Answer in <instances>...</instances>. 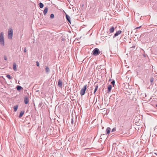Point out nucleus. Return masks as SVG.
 Here are the masks:
<instances>
[{
    "instance_id": "obj_1",
    "label": "nucleus",
    "mask_w": 157,
    "mask_h": 157,
    "mask_svg": "<svg viewBox=\"0 0 157 157\" xmlns=\"http://www.w3.org/2000/svg\"><path fill=\"white\" fill-rule=\"evenodd\" d=\"M0 44L3 46L4 45V34L3 32H1L0 33Z\"/></svg>"
},
{
    "instance_id": "obj_2",
    "label": "nucleus",
    "mask_w": 157,
    "mask_h": 157,
    "mask_svg": "<svg viewBox=\"0 0 157 157\" xmlns=\"http://www.w3.org/2000/svg\"><path fill=\"white\" fill-rule=\"evenodd\" d=\"M13 35V29L11 28H10L8 30V39H11Z\"/></svg>"
},
{
    "instance_id": "obj_3",
    "label": "nucleus",
    "mask_w": 157,
    "mask_h": 157,
    "mask_svg": "<svg viewBox=\"0 0 157 157\" xmlns=\"http://www.w3.org/2000/svg\"><path fill=\"white\" fill-rule=\"evenodd\" d=\"M99 50L97 48H94L92 52V54L94 56H97L100 54Z\"/></svg>"
},
{
    "instance_id": "obj_4",
    "label": "nucleus",
    "mask_w": 157,
    "mask_h": 157,
    "mask_svg": "<svg viewBox=\"0 0 157 157\" xmlns=\"http://www.w3.org/2000/svg\"><path fill=\"white\" fill-rule=\"evenodd\" d=\"M86 86L87 85H86L83 86V88L80 91V93L81 96H82L85 94V91L86 89Z\"/></svg>"
},
{
    "instance_id": "obj_5",
    "label": "nucleus",
    "mask_w": 157,
    "mask_h": 157,
    "mask_svg": "<svg viewBox=\"0 0 157 157\" xmlns=\"http://www.w3.org/2000/svg\"><path fill=\"white\" fill-rule=\"evenodd\" d=\"M90 139H87L86 140V142H85L84 140L83 139H82L81 140V143H83V144H82V145L83 146L86 145V144H88V142L90 141Z\"/></svg>"
},
{
    "instance_id": "obj_6",
    "label": "nucleus",
    "mask_w": 157,
    "mask_h": 157,
    "mask_svg": "<svg viewBox=\"0 0 157 157\" xmlns=\"http://www.w3.org/2000/svg\"><path fill=\"white\" fill-rule=\"evenodd\" d=\"M121 33L122 31L120 30L117 31L113 37V38H114L116 37L117 36H118Z\"/></svg>"
},
{
    "instance_id": "obj_7",
    "label": "nucleus",
    "mask_w": 157,
    "mask_h": 157,
    "mask_svg": "<svg viewBox=\"0 0 157 157\" xmlns=\"http://www.w3.org/2000/svg\"><path fill=\"white\" fill-rule=\"evenodd\" d=\"M63 85L62 81L60 79H59L58 82V86L59 87H62Z\"/></svg>"
},
{
    "instance_id": "obj_8",
    "label": "nucleus",
    "mask_w": 157,
    "mask_h": 157,
    "mask_svg": "<svg viewBox=\"0 0 157 157\" xmlns=\"http://www.w3.org/2000/svg\"><path fill=\"white\" fill-rule=\"evenodd\" d=\"M29 102V99L28 97L26 96L24 98V102L25 104H27Z\"/></svg>"
},
{
    "instance_id": "obj_9",
    "label": "nucleus",
    "mask_w": 157,
    "mask_h": 157,
    "mask_svg": "<svg viewBox=\"0 0 157 157\" xmlns=\"http://www.w3.org/2000/svg\"><path fill=\"white\" fill-rule=\"evenodd\" d=\"M114 27L113 26H112V27L109 29V34H110L111 33L113 32L114 31Z\"/></svg>"
},
{
    "instance_id": "obj_10",
    "label": "nucleus",
    "mask_w": 157,
    "mask_h": 157,
    "mask_svg": "<svg viewBox=\"0 0 157 157\" xmlns=\"http://www.w3.org/2000/svg\"><path fill=\"white\" fill-rule=\"evenodd\" d=\"M48 11V8L47 7H45V9H44V11H43V13L44 15H45L47 13Z\"/></svg>"
},
{
    "instance_id": "obj_11",
    "label": "nucleus",
    "mask_w": 157,
    "mask_h": 157,
    "mask_svg": "<svg viewBox=\"0 0 157 157\" xmlns=\"http://www.w3.org/2000/svg\"><path fill=\"white\" fill-rule=\"evenodd\" d=\"M112 86L111 85H109L108 87V93H109L111 91L112 89Z\"/></svg>"
},
{
    "instance_id": "obj_12",
    "label": "nucleus",
    "mask_w": 157,
    "mask_h": 157,
    "mask_svg": "<svg viewBox=\"0 0 157 157\" xmlns=\"http://www.w3.org/2000/svg\"><path fill=\"white\" fill-rule=\"evenodd\" d=\"M66 17L67 20L70 23H71L70 20V18L69 16L68 15L66 14Z\"/></svg>"
},
{
    "instance_id": "obj_13",
    "label": "nucleus",
    "mask_w": 157,
    "mask_h": 157,
    "mask_svg": "<svg viewBox=\"0 0 157 157\" xmlns=\"http://www.w3.org/2000/svg\"><path fill=\"white\" fill-rule=\"evenodd\" d=\"M24 111H21L19 116V117L20 118H21L22 116L24 114Z\"/></svg>"
},
{
    "instance_id": "obj_14",
    "label": "nucleus",
    "mask_w": 157,
    "mask_h": 157,
    "mask_svg": "<svg viewBox=\"0 0 157 157\" xmlns=\"http://www.w3.org/2000/svg\"><path fill=\"white\" fill-rule=\"evenodd\" d=\"M16 66L17 65L16 63H13V68L14 70L15 71H16L17 70Z\"/></svg>"
},
{
    "instance_id": "obj_15",
    "label": "nucleus",
    "mask_w": 157,
    "mask_h": 157,
    "mask_svg": "<svg viewBox=\"0 0 157 157\" xmlns=\"http://www.w3.org/2000/svg\"><path fill=\"white\" fill-rule=\"evenodd\" d=\"M111 128L109 127H108L106 129L107 134H109L110 132Z\"/></svg>"
},
{
    "instance_id": "obj_16",
    "label": "nucleus",
    "mask_w": 157,
    "mask_h": 157,
    "mask_svg": "<svg viewBox=\"0 0 157 157\" xmlns=\"http://www.w3.org/2000/svg\"><path fill=\"white\" fill-rule=\"evenodd\" d=\"M16 88L18 90H19L21 89H23L22 87L20 86H17L16 87Z\"/></svg>"
},
{
    "instance_id": "obj_17",
    "label": "nucleus",
    "mask_w": 157,
    "mask_h": 157,
    "mask_svg": "<svg viewBox=\"0 0 157 157\" xmlns=\"http://www.w3.org/2000/svg\"><path fill=\"white\" fill-rule=\"evenodd\" d=\"M45 71L47 73H48L49 71H50V69L48 67H46Z\"/></svg>"
},
{
    "instance_id": "obj_18",
    "label": "nucleus",
    "mask_w": 157,
    "mask_h": 157,
    "mask_svg": "<svg viewBox=\"0 0 157 157\" xmlns=\"http://www.w3.org/2000/svg\"><path fill=\"white\" fill-rule=\"evenodd\" d=\"M98 85L97 84L96 85V86H95V89H94V94L98 90Z\"/></svg>"
},
{
    "instance_id": "obj_19",
    "label": "nucleus",
    "mask_w": 157,
    "mask_h": 157,
    "mask_svg": "<svg viewBox=\"0 0 157 157\" xmlns=\"http://www.w3.org/2000/svg\"><path fill=\"white\" fill-rule=\"evenodd\" d=\"M17 108L18 106L17 105L14 106L13 107L14 110V111L16 112L17 109Z\"/></svg>"
},
{
    "instance_id": "obj_20",
    "label": "nucleus",
    "mask_w": 157,
    "mask_h": 157,
    "mask_svg": "<svg viewBox=\"0 0 157 157\" xmlns=\"http://www.w3.org/2000/svg\"><path fill=\"white\" fill-rule=\"evenodd\" d=\"M6 76L9 79H11L13 78V77H11L10 75H7Z\"/></svg>"
},
{
    "instance_id": "obj_21",
    "label": "nucleus",
    "mask_w": 157,
    "mask_h": 157,
    "mask_svg": "<svg viewBox=\"0 0 157 157\" xmlns=\"http://www.w3.org/2000/svg\"><path fill=\"white\" fill-rule=\"evenodd\" d=\"M39 6L40 8H42L44 7V4L41 2H40L39 3Z\"/></svg>"
},
{
    "instance_id": "obj_22",
    "label": "nucleus",
    "mask_w": 157,
    "mask_h": 157,
    "mask_svg": "<svg viewBox=\"0 0 157 157\" xmlns=\"http://www.w3.org/2000/svg\"><path fill=\"white\" fill-rule=\"evenodd\" d=\"M153 81H154V78L153 77L151 78L150 79V82L151 83H152L153 82Z\"/></svg>"
},
{
    "instance_id": "obj_23",
    "label": "nucleus",
    "mask_w": 157,
    "mask_h": 157,
    "mask_svg": "<svg viewBox=\"0 0 157 157\" xmlns=\"http://www.w3.org/2000/svg\"><path fill=\"white\" fill-rule=\"evenodd\" d=\"M111 83L113 85V86H114V84H115V81L114 80H113V81L111 82Z\"/></svg>"
},
{
    "instance_id": "obj_24",
    "label": "nucleus",
    "mask_w": 157,
    "mask_h": 157,
    "mask_svg": "<svg viewBox=\"0 0 157 157\" xmlns=\"http://www.w3.org/2000/svg\"><path fill=\"white\" fill-rule=\"evenodd\" d=\"M50 17L52 18H53L54 17V15L53 14H51L50 15Z\"/></svg>"
},
{
    "instance_id": "obj_25",
    "label": "nucleus",
    "mask_w": 157,
    "mask_h": 157,
    "mask_svg": "<svg viewBox=\"0 0 157 157\" xmlns=\"http://www.w3.org/2000/svg\"><path fill=\"white\" fill-rule=\"evenodd\" d=\"M116 130V128H113L112 131V132L115 131Z\"/></svg>"
},
{
    "instance_id": "obj_26",
    "label": "nucleus",
    "mask_w": 157,
    "mask_h": 157,
    "mask_svg": "<svg viewBox=\"0 0 157 157\" xmlns=\"http://www.w3.org/2000/svg\"><path fill=\"white\" fill-rule=\"evenodd\" d=\"M36 63L37 66L38 67L40 65L38 61L36 62Z\"/></svg>"
},
{
    "instance_id": "obj_27",
    "label": "nucleus",
    "mask_w": 157,
    "mask_h": 157,
    "mask_svg": "<svg viewBox=\"0 0 157 157\" xmlns=\"http://www.w3.org/2000/svg\"><path fill=\"white\" fill-rule=\"evenodd\" d=\"M74 122L73 119L72 118L71 119V123L72 124H73Z\"/></svg>"
},
{
    "instance_id": "obj_28",
    "label": "nucleus",
    "mask_w": 157,
    "mask_h": 157,
    "mask_svg": "<svg viewBox=\"0 0 157 157\" xmlns=\"http://www.w3.org/2000/svg\"><path fill=\"white\" fill-rule=\"evenodd\" d=\"M27 52V50H26V48H24V52Z\"/></svg>"
},
{
    "instance_id": "obj_29",
    "label": "nucleus",
    "mask_w": 157,
    "mask_h": 157,
    "mask_svg": "<svg viewBox=\"0 0 157 157\" xmlns=\"http://www.w3.org/2000/svg\"><path fill=\"white\" fill-rule=\"evenodd\" d=\"M4 59L6 60H7V58L6 56H5L4 57Z\"/></svg>"
},
{
    "instance_id": "obj_30",
    "label": "nucleus",
    "mask_w": 157,
    "mask_h": 157,
    "mask_svg": "<svg viewBox=\"0 0 157 157\" xmlns=\"http://www.w3.org/2000/svg\"><path fill=\"white\" fill-rule=\"evenodd\" d=\"M140 27H141V26H140V27H136V29H139V28H140Z\"/></svg>"
},
{
    "instance_id": "obj_31",
    "label": "nucleus",
    "mask_w": 157,
    "mask_h": 157,
    "mask_svg": "<svg viewBox=\"0 0 157 157\" xmlns=\"http://www.w3.org/2000/svg\"><path fill=\"white\" fill-rule=\"evenodd\" d=\"M111 80V79H109V81H110Z\"/></svg>"
},
{
    "instance_id": "obj_32",
    "label": "nucleus",
    "mask_w": 157,
    "mask_h": 157,
    "mask_svg": "<svg viewBox=\"0 0 157 157\" xmlns=\"http://www.w3.org/2000/svg\"><path fill=\"white\" fill-rule=\"evenodd\" d=\"M156 107H157V104H156Z\"/></svg>"
}]
</instances>
